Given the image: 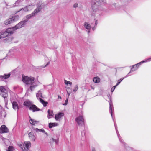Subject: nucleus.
<instances>
[{
    "mask_svg": "<svg viewBox=\"0 0 151 151\" xmlns=\"http://www.w3.org/2000/svg\"><path fill=\"white\" fill-rule=\"evenodd\" d=\"M1 38H2V35H0V39Z\"/></svg>",
    "mask_w": 151,
    "mask_h": 151,
    "instance_id": "603ef678",
    "label": "nucleus"
},
{
    "mask_svg": "<svg viewBox=\"0 0 151 151\" xmlns=\"http://www.w3.org/2000/svg\"><path fill=\"white\" fill-rule=\"evenodd\" d=\"M12 20H13V19H12L11 18H9L4 22V24L6 25H7L9 24L12 23L13 22Z\"/></svg>",
    "mask_w": 151,
    "mask_h": 151,
    "instance_id": "412c9836",
    "label": "nucleus"
},
{
    "mask_svg": "<svg viewBox=\"0 0 151 151\" xmlns=\"http://www.w3.org/2000/svg\"><path fill=\"white\" fill-rule=\"evenodd\" d=\"M1 33L2 38L5 37L9 35L6 31H2Z\"/></svg>",
    "mask_w": 151,
    "mask_h": 151,
    "instance_id": "b1692460",
    "label": "nucleus"
},
{
    "mask_svg": "<svg viewBox=\"0 0 151 151\" xmlns=\"http://www.w3.org/2000/svg\"><path fill=\"white\" fill-rule=\"evenodd\" d=\"M70 93H71L70 92H69L67 93L68 97H69Z\"/></svg>",
    "mask_w": 151,
    "mask_h": 151,
    "instance_id": "49530a36",
    "label": "nucleus"
},
{
    "mask_svg": "<svg viewBox=\"0 0 151 151\" xmlns=\"http://www.w3.org/2000/svg\"><path fill=\"white\" fill-rule=\"evenodd\" d=\"M96 27L95 26H94L92 28V29L93 30V31H94L95 30V29H96Z\"/></svg>",
    "mask_w": 151,
    "mask_h": 151,
    "instance_id": "a18cd8bd",
    "label": "nucleus"
},
{
    "mask_svg": "<svg viewBox=\"0 0 151 151\" xmlns=\"http://www.w3.org/2000/svg\"><path fill=\"white\" fill-rule=\"evenodd\" d=\"M64 83L66 85H68V84L70 85H72V83L70 81H67L65 80H64Z\"/></svg>",
    "mask_w": 151,
    "mask_h": 151,
    "instance_id": "c756f323",
    "label": "nucleus"
},
{
    "mask_svg": "<svg viewBox=\"0 0 151 151\" xmlns=\"http://www.w3.org/2000/svg\"><path fill=\"white\" fill-rule=\"evenodd\" d=\"M57 124L56 123H49V127L50 128H51L53 127L57 126Z\"/></svg>",
    "mask_w": 151,
    "mask_h": 151,
    "instance_id": "a878e982",
    "label": "nucleus"
},
{
    "mask_svg": "<svg viewBox=\"0 0 151 151\" xmlns=\"http://www.w3.org/2000/svg\"><path fill=\"white\" fill-rule=\"evenodd\" d=\"M35 16V14L34 13H32L31 14L28 15L26 16V18L27 19H30L32 17Z\"/></svg>",
    "mask_w": 151,
    "mask_h": 151,
    "instance_id": "cd10ccee",
    "label": "nucleus"
},
{
    "mask_svg": "<svg viewBox=\"0 0 151 151\" xmlns=\"http://www.w3.org/2000/svg\"><path fill=\"white\" fill-rule=\"evenodd\" d=\"M64 114L63 113L60 112L55 115V119L57 121H60L61 120V118L64 116Z\"/></svg>",
    "mask_w": 151,
    "mask_h": 151,
    "instance_id": "1a4fd4ad",
    "label": "nucleus"
},
{
    "mask_svg": "<svg viewBox=\"0 0 151 151\" xmlns=\"http://www.w3.org/2000/svg\"><path fill=\"white\" fill-rule=\"evenodd\" d=\"M9 38L12 40V38H11V37H10Z\"/></svg>",
    "mask_w": 151,
    "mask_h": 151,
    "instance_id": "4d7b16f0",
    "label": "nucleus"
},
{
    "mask_svg": "<svg viewBox=\"0 0 151 151\" xmlns=\"http://www.w3.org/2000/svg\"><path fill=\"white\" fill-rule=\"evenodd\" d=\"M30 119L29 120V122L30 124L32 125H35L36 124H37L39 123V121H36L35 120L32 119L29 117Z\"/></svg>",
    "mask_w": 151,
    "mask_h": 151,
    "instance_id": "2eb2a0df",
    "label": "nucleus"
},
{
    "mask_svg": "<svg viewBox=\"0 0 151 151\" xmlns=\"http://www.w3.org/2000/svg\"><path fill=\"white\" fill-rule=\"evenodd\" d=\"M105 3H106L105 0H92L91 15L95 16L96 14H99L100 11H104L105 8L103 6V4Z\"/></svg>",
    "mask_w": 151,
    "mask_h": 151,
    "instance_id": "f257e3e1",
    "label": "nucleus"
},
{
    "mask_svg": "<svg viewBox=\"0 0 151 151\" xmlns=\"http://www.w3.org/2000/svg\"><path fill=\"white\" fill-rule=\"evenodd\" d=\"M114 125H115V129H116V132L120 142L122 143H124L123 141V139H122L121 137L119 134V133L118 131L117 130V125H115V124H114Z\"/></svg>",
    "mask_w": 151,
    "mask_h": 151,
    "instance_id": "f3484780",
    "label": "nucleus"
},
{
    "mask_svg": "<svg viewBox=\"0 0 151 151\" xmlns=\"http://www.w3.org/2000/svg\"><path fill=\"white\" fill-rule=\"evenodd\" d=\"M28 9H29V11L33 9L34 6L33 5H30L27 6Z\"/></svg>",
    "mask_w": 151,
    "mask_h": 151,
    "instance_id": "f704fd0d",
    "label": "nucleus"
},
{
    "mask_svg": "<svg viewBox=\"0 0 151 151\" xmlns=\"http://www.w3.org/2000/svg\"><path fill=\"white\" fill-rule=\"evenodd\" d=\"M22 9H23V10L25 12H27L29 11V9H28L27 6L25 7L24 8L21 9L19 11H21Z\"/></svg>",
    "mask_w": 151,
    "mask_h": 151,
    "instance_id": "72a5a7b5",
    "label": "nucleus"
},
{
    "mask_svg": "<svg viewBox=\"0 0 151 151\" xmlns=\"http://www.w3.org/2000/svg\"><path fill=\"white\" fill-rule=\"evenodd\" d=\"M117 86L115 85L111 89V92H113L114 91V89H115V88Z\"/></svg>",
    "mask_w": 151,
    "mask_h": 151,
    "instance_id": "ea45409f",
    "label": "nucleus"
},
{
    "mask_svg": "<svg viewBox=\"0 0 151 151\" xmlns=\"http://www.w3.org/2000/svg\"><path fill=\"white\" fill-rule=\"evenodd\" d=\"M12 107L15 110H17V111L19 109L18 104L16 101H14L12 103Z\"/></svg>",
    "mask_w": 151,
    "mask_h": 151,
    "instance_id": "ddd939ff",
    "label": "nucleus"
},
{
    "mask_svg": "<svg viewBox=\"0 0 151 151\" xmlns=\"http://www.w3.org/2000/svg\"><path fill=\"white\" fill-rule=\"evenodd\" d=\"M36 97L37 99L39 100L40 102L45 107L47 106L48 104L47 102L44 101L41 98H44L42 95V91L41 90L39 91L37 93Z\"/></svg>",
    "mask_w": 151,
    "mask_h": 151,
    "instance_id": "39448f33",
    "label": "nucleus"
},
{
    "mask_svg": "<svg viewBox=\"0 0 151 151\" xmlns=\"http://www.w3.org/2000/svg\"><path fill=\"white\" fill-rule=\"evenodd\" d=\"M47 112L48 113V115L47 116V117L48 118L50 119L53 117V114L52 111L48 109Z\"/></svg>",
    "mask_w": 151,
    "mask_h": 151,
    "instance_id": "6ab92c4d",
    "label": "nucleus"
},
{
    "mask_svg": "<svg viewBox=\"0 0 151 151\" xmlns=\"http://www.w3.org/2000/svg\"><path fill=\"white\" fill-rule=\"evenodd\" d=\"M49 62H48L45 65V66H44L43 67H46L47 65H48L49 64Z\"/></svg>",
    "mask_w": 151,
    "mask_h": 151,
    "instance_id": "de8ad7c7",
    "label": "nucleus"
},
{
    "mask_svg": "<svg viewBox=\"0 0 151 151\" xmlns=\"http://www.w3.org/2000/svg\"><path fill=\"white\" fill-rule=\"evenodd\" d=\"M16 29L14 27L12 28H9L7 29L6 31L7 33L9 35L10 34H12L13 33V31L14 30Z\"/></svg>",
    "mask_w": 151,
    "mask_h": 151,
    "instance_id": "dca6fc26",
    "label": "nucleus"
},
{
    "mask_svg": "<svg viewBox=\"0 0 151 151\" xmlns=\"http://www.w3.org/2000/svg\"><path fill=\"white\" fill-rule=\"evenodd\" d=\"M29 109L32 111L33 112L38 111L40 110V109L37 108L35 105L32 104L30 107Z\"/></svg>",
    "mask_w": 151,
    "mask_h": 151,
    "instance_id": "9d476101",
    "label": "nucleus"
},
{
    "mask_svg": "<svg viewBox=\"0 0 151 151\" xmlns=\"http://www.w3.org/2000/svg\"><path fill=\"white\" fill-rule=\"evenodd\" d=\"M34 130H35L37 132H45V131L43 129H38L37 128L34 129Z\"/></svg>",
    "mask_w": 151,
    "mask_h": 151,
    "instance_id": "c85d7f7f",
    "label": "nucleus"
},
{
    "mask_svg": "<svg viewBox=\"0 0 151 151\" xmlns=\"http://www.w3.org/2000/svg\"><path fill=\"white\" fill-rule=\"evenodd\" d=\"M41 9L40 7H39L36 9L32 13H34L35 15L39 12Z\"/></svg>",
    "mask_w": 151,
    "mask_h": 151,
    "instance_id": "bb28decb",
    "label": "nucleus"
},
{
    "mask_svg": "<svg viewBox=\"0 0 151 151\" xmlns=\"http://www.w3.org/2000/svg\"><path fill=\"white\" fill-rule=\"evenodd\" d=\"M149 59H150V60H151V58H149Z\"/></svg>",
    "mask_w": 151,
    "mask_h": 151,
    "instance_id": "6e6d98bb",
    "label": "nucleus"
},
{
    "mask_svg": "<svg viewBox=\"0 0 151 151\" xmlns=\"http://www.w3.org/2000/svg\"><path fill=\"white\" fill-rule=\"evenodd\" d=\"M81 135H82L83 136H84L85 135V132L84 131H83L81 132Z\"/></svg>",
    "mask_w": 151,
    "mask_h": 151,
    "instance_id": "79ce46f5",
    "label": "nucleus"
},
{
    "mask_svg": "<svg viewBox=\"0 0 151 151\" xmlns=\"http://www.w3.org/2000/svg\"><path fill=\"white\" fill-rule=\"evenodd\" d=\"M32 104L30 101L29 100L26 101L24 103V105L30 108Z\"/></svg>",
    "mask_w": 151,
    "mask_h": 151,
    "instance_id": "4be33fe9",
    "label": "nucleus"
},
{
    "mask_svg": "<svg viewBox=\"0 0 151 151\" xmlns=\"http://www.w3.org/2000/svg\"><path fill=\"white\" fill-rule=\"evenodd\" d=\"M13 22H15L18 20L19 18V17L18 15H15L11 18Z\"/></svg>",
    "mask_w": 151,
    "mask_h": 151,
    "instance_id": "393cba45",
    "label": "nucleus"
},
{
    "mask_svg": "<svg viewBox=\"0 0 151 151\" xmlns=\"http://www.w3.org/2000/svg\"><path fill=\"white\" fill-rule=\"evenodd\" d=\"M13 147L12 146H9L8 147V150L7 151H12Z\"/></svg>",
    "mask_w": 151,
    "mask_h": 151,
    "instance_id": "e433bc0d",
    "label": "nucleus"
},
{
    "mask_svg": "<svg viewBox=\"0 0 151 151\" xmlns=\"http://www.w3.org/2000/svg\"><path fill=\"white\" fill-rule=\"evenodd\" d=\"M8 37H7V38H6L5 40H6L7 41V40H8Z\"/></svg>",
    "mask_w": 151,
    "mask_h": 151,
    "instance_id": "3c124183",
    "label": "nucleus"
},
{
    "mask_svg": "<svg viewBox=\"0 0 151 151\" xmlns=\"http://www.w3.org/2000/svg\"><path fill=\"white\" fill-rule=\"evenodd\" d=\"M98 20H96L95 21V25L96 27L97 25L98 24Z\"/></svg>",
    "mask_w": 151,
    "mask_h": 151,
    "instance_id": "37998d69",
    "label": "nucleus"
},
{
    "mask_svg": "<svg viewBox=\"0 0 151 151\" xmlns=\"http://www.w3.org/2000/svg\"><path fill=\"white\" fill-rule=\"evenodd\" d=\"M71 91L72 90L70 88L68 87L66 89V91L67 93L69 92H70L71 93Z\"/></svg>",
    "mask_w": 151,
    "mask_h": 151,
    "instance_id": "4c0bfd02",
    "label": "nucleus"
},
{
    "mask_svg": "<svg viewBox=\"0 0 151 151\" xmlns=\"http://www.w3.org/2000/svg\"><path fill=\"white\" fill-rule=\"evenodd\" d=\"M25 145L26 149H29L31 146V143L29 141H25L24 142Z\"/></svg>",
    "mask_w": 151,
    "mask_h": 151,
    "instance_id": "a211bd4d",
    "label": "nucleus"
},
{
    "mask_svg": "<svg viewBox=\"0 0 151 151\" xmlns=\"http://www.w3.org/2000/svg\"><path fill=\"white\" fill-rule=\"evenodd\" d=\"M119 6H118V5H116V9L117 10H119V9H120V8H119Z\"/></svg>",
    "mask_w": 151,
    "mask_h": 151,
    "instance_id": "c03bdc74",
    "label": "nucleus"
},
{
    "mask_svg": "<svg viewBox=\"0 0 151 151\" xmlns=\"http://www.w3.org/2000/svg\"><path fill=\"white\" fill-rule=\"evenodd\" d=\"M150 59H146V60H144V61H141L140 62L135 65H132V68H131V70L130 71L129 73L125 77V78H126L127 77H128V76H129V74L130 73H131V72H132L135 70H137L139 65L141 64H142L143 63H145V62H149L150 61Z\"/></svg>",
    "mask_w": 151,
    "mask_h": 151,
    "instance_id": "20e7f679",
    "label": "nucleus"
},
{
    "mask_svg": "<svg viewBox=\"0 0 151 151\" xmlns=\"http://www.w3.org/2000/svg\"><path fill=\"white\" fill-rule=\"evenodd\" d=\"M43 133H44L45 134H46L47 135H48L47 133L45 131V132H43Z\"/></svg>",
    "mask_w": 151,
    "mask_h": 151,
    "instance_id": "8fccbe9b",
    "label": "nucleus"
},
{
    "mask_svg": "<svg viewBox=\"0 0 151 151\" xmlns=\"http://www.w3.org/2000/svg\"><path fill=\"white\" fill-rule=\"evenodd\" d=\"M8 132V129L5 125H3L1 126L0 128V133H6Z\"/></svg>",
    "mask_w": 151,
    "mask_h": 151,
    "instance_id": "6e6552de",
    "label": "nucleus"
},
{
    "mask_svg": "<svg viewBox=\"0 0 151 151\" xmlns=\"http://www.w3.org/2000/svg\"><path fill=\"white\" fill-rule=\"evenodd\" d=\"M27 21V19H25L23 21H21L17 24L14 27L16 29L20 28L23 27L26 24Z\"/></svg>",
    "mask_w": 151,
    "mask_h": 151,
    "instance_id": "0eeeda50",
    "label": "nucleus"
},
{
    "mask_svg": "<svg viewBox=\"0 0 151 151\" xmlns=\"http://www.w3.org/2000/svg\"><path fill=\"white\" fill-rule=\"evenodd\" d=\"M20 2V1L19 0H18L16 1V2L13 4L12 7H15L16 6H18Z\"/></svg>",
    "mask_w": 151,
    "mask_h": 151,
    "instance_id": "7c9ffc66",
    "label": "nucleus"
},
{
    "mask_svg": "<svg viewBox=\"0 0 151 151\" xmlns=\"http://www.w3.org/2000/svg\"><path fill=\"white\" fill-rule=\"evenodd\" d=\"M109 105L110 106L109 107V112L111 114V117H113L112 115V111L114 110V108L113 107V104L112 102V100L111 99H110V101H109Z\"/></svg>",
    "mask_w": 151,
    "mask_h": 151,
    "instance_id": "9b49d317",
    "label": "nucleus"
},
{
    "mask_svg": "<svg viewBox=\"0 0 151 151\" xmlns=\"http://www.w3.org/2000/svg\"><path fill=\"white\" fill-rule=\"evenodd\" d=\"M75 121L78 125L83 126L84 124V119L82 115L77 116L75 119Z\"/></svg>",
    "mask_w": 151,
    "mask_h": 151,
    "instance_id": "423d86ee",
    "label": "nucleus"
},
{
    "mask_svg": "<svg viewBox=\"0 0 151 151\" xmlns=\"http://www.w3.org/2000/svg\"><path fill=\"white\" fill-rule=\"evenodd\" d=\"M0 95L4 98L5 104H7L8 102L7 91L3 86H0Z\"/></svg>",
    "mask_w": 151,
    "mask_h": 151,
    "instance_id": "7ed1b4c3",
    "label": "nucleus"
},
{
    "mask_svg": "<svg viewBox=\"0 0 151 151\" xmlns=\"http://www.w3.org/2000/svg\"><path fill=\"white\" fill-rule=\"evenodd\" d=\"M78 4L77 3H75L73 5V7L74 8H76L78 7Z\"/></svg>",
    "mask_w": 151,
    "mask_h": 151,
    "instance_id": "58836bf2",
    "label": "nucleus"
},
{
    "mask_svg": "<svg viewBox=\"0 0 151 151\" xmlns=\"http://www.w3.org/2000/svg\"><path fill=\"white\" fill-rule=\"evenodd\" d=\"M78 89V85H76L75 86V88L73 89V91L75 92H76Z\"/></svg>",
    "mask_w": 151,
    "mask_h": 151,
    "instance_id": "c9c22d12",
    "label": "nucleus"
},
{
    "mask_svg": "<svg viewBox=\"0 0 151 151\" xmlns=\"http://www.w3.org/2000/svg\"><path fill=\"white\" fill-rule=\"evenodd\" d=\"M124 78H121L120 79L118 80L117 83L116 84V86H118L119 84L124 79Z\"/></svg>",
    "mask_w": 151,
    "mask_h": 151,
    "instance_id": "473e14b6",
    "label": "nucleus"
},
{
    "mask_svg": "<svg viewBox=\"0 0 151 151\" xmlns=\"http://www.w3.org/2000/svg\"><path fill=\"white\" fill-rule=\"evenodd\" d=\"M51 139L53 142H55L56 144H58V139H55L53 138H52Z\"/></svg>",
    "mask_w": 151,
    "mask_h": 151,
    "instance_id": "2f4dec72",
    "label": "nucleus"
},
{
    "mask_svg": "<svg viewBox=\"0 0 151 151\" xmlns=\"http://www.w3.org/2000/svg\"><path fill=\"white\" fill-rule=\"evenodd\" d=\"M122 7L121 6H119V8H122Z\"/></svg>",
    "mask_w": 151,
    "mask_h": 151,
    "instance_id": "5fc2aeb1",
    "label": "nucleus"
},
{
    "mask_svg": "<svg viewBox=\"0 0 151 151\" xmlns=\"http://www.w3.org/2000/svg\"><path fill=\"white\" fill-rule=\"evenodd\" d=\"M93 80L94 82L96 83H98L100 82V79L98 77H94Z\"/></svg>",
    "mask_w": 151,
    "mask_h": 151,
    "instance_id": "5701e85b",
    "label": "nucleus"
},
{
    "mask_svg": "<svg viewBox=\"0 0 151 151\" xmlns=\"http://www.w3.org/2000/svg\"><path fill=\"white\" fill-rule=\"evenodd\" d=\"M68 99L67 98L66 100L65 101V103L63 104V105H66L67 104L68 102Z\"/></svg>",
    "mask_w": 151,
    "mask_h": 151,
    "instance_id": "a19ab883",
    "label": "nucleus"
},
{
    "mask_svg": "<svg viewBox=\"0 0 151 151\" xmlns=\"http://www.w3.org/2000/svg\"><path fill=\"white\" fill-rule=\"evenodd\" d=\"M22 81L26 84L30 85L29 89L31 92L38 86L39 83L38 81H35L34 77L27 76H23Z\"/></svg>",
    "mask_w": 151,
    "mask_h": 151,
    "instance_id": "f03ea898",
    "label": "nucleus"
},
{
    "mask_svg": "<svg viewBox=\"0 0 151 151\" xmlns=\"http://www.w3.org/2000/svg\"><path fill=\"white\" fill-rule=\"evenodd\" d=\"M92 151H96L95 149L94 148H93L92 149Z\"/></svg>",
    "mask_w": 151,
    "mask_h": 151,
    "instance_id": "09e8293b",
    "label": "nucleus"
},
{
    "mask_svg": "<svg viewBox=\"0 0 151 151\" xmlns=\"http://www.w3.org/2000/svg\"><path fill=\"white\" fill-rule=\"evenodd\" d=\"M84 26L85 28L88 30V33H90V30L91 28L90 25L88 24L87 22H85Z\"/></svg>",
    "mask_w": 151,
    "mask_h": 151,
    "instance_id": "4468645a",
    "label": "nucleus"
},
{
    "mask_svg": "<svg viewBox=\"0 0 151 151\" xmlns=\"http://www.w3.org/2000/svg\"><path fill=\"white\" fill-rule=\"evenodd\" d=\"M10 75L11 74L10 73L8 74H5L4 75H1L0 77L1 78L6 79L10 77Z\"/></svg>",
    "mask_w": 151,
    "mask_h": 151,
    "instance_id": "aec40b11",
    "label": "nucleus"
},
{
    "mask_svg": "<svg viewBox=\"0 0 151 151\" xmlns=\"http://www.w3.org/2000/svg\"><path fill=\"white\" fill-rule=\"evenodd\" d=\"M28 136L31 140L34 141H35L36 137L33 132H31L29 133L28 134Z\"/></svg>",
    "mask_w": 151,
    "mask_h": 151,
    "instance_id": "f8f14e48",
    "label": "nucleus"
},
{
    "mask_svg": "<svg viewBox=\"0 0 151 151\" xmlns=\"http://www.w3.org/2000/svg\"><path fill=\"white\" fill-rule=\"evenodd\" d=\"M58 97L59 98H60L61 99V97H60L59 96H58Z\"/></svg>",
    "mask_w": 151,
    "mask_h": 151,
    "instance_id": "864d4df0",
    "label": "nucleus"
}]
</instances>
